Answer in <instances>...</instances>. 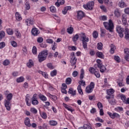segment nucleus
Returning a JSON list of instances; mask_svg holds the SVG:
<instances>
[{"label": "nucleus", "mask_w": 129, "mask_h": 129, "mask_svg": "<svg viewBox=\"0 0 129 129\" xmlns=\"http://www.w3.org/2000/svg\"><path fill=\"white\" fill-rule=\"evenodd\" d=\"M83 78H84V70L83 69H82L81 70V74L80 75V79L81 80L79 82V85L77 87L78 91L79 94H81V95H83V91H82V89L81 88V86H84V87H85V86H86L85 81L82 80Z\"/></svg>", "instance_id": "obj_1"}, {"label": "nucleus", "mask_w": 129, "mask_h": 129, "mask_svg": "<svg viewBox=\"0 0 129 129\" xmlns=\"http://www.w3.org/2000/svg\"><path fill=\"white\" fill-rule=\"evenodd\" d=\"M6 97L7 99L4 101L5 106L6 108V109L10 111V110H11V103L12 102L11 100L13 99V94H8Z\"/></svg>", "instance_id": "obj_2"}, {"label": "nucleus", "mask_w": 129, "mask_h": 129, "mask_svg": "<svg viewBox=\"0 0 129 129\" xmlns=\"http://www.w3.org/2000/svg\"><path fill=\"white\" fill-rule=\"evenodd\" d=\"M79 36L81 38V41H82L84 49H87V42H89V38L87 37L84 33H80Z\"/></svg>", "instance_id": "obj_3"}, {"label": "nucleus", "mask_w": 129, "mask_h": 129, "mask_svg": "<svg viewBox=\"0 0 129 129\" xmlns=\"http://www.w3.org/2000/svg\"><path fill=\"white\" fill-rule=\"evenodd\" d=\"M48 50H44L43 51L40 52L38 55V58L39 60V62L40 63H42L43 61H45L46 59H47V56H48Z\"/></svg>", "instance_id": "obj_4"}, {"label": "nucleus", "mask_w": 129, "mask_h": 129, "mask_svg": "<svg viewBox=\"0 0 129 129\" xmlns=\"http://www.w3.org/2000/svg\"><path fill=\"white\" fill-rule=\"evenodd\" d=\"M103 25L105 29H106L110 33L112 32L114 28L112 20L110 19L109 20V22H104Z\"/></svg>", "instance_id": "obj_5"}, {"label": "nucleus", "mask_w": 129, "mask_h": 129, "mask_svg": "<svg viewBox=\"0 0 129 129\" xmlns=\"http://www.w3.org/2000/svg\"><path fill=\"white\" fill-rule=\"evenodd\" d=\"M93 7H94V2L93 1L89 2L87 5H83V8H84L85 10H89L90 11L93 10Z\"/></svg>", "instance_id": "obj_6"}, {"label": "nucleus", "mask_w": 129, "mask_h": 129, "mask_svg": "<svg viewBox=\"0 0 129 129\" xmlns=\"http://www.w3.org/2000/svg\"><path fill=\"white\" fill-rule=\"evenodd\" d=\"M76 62H77V58L75 57L74 52H72L70 56V63H71L72 66H74V65L76 64Z\"/></svg>", "instance_id": "obj_7"}, {"label": "nucleus", "mask_w": 129, "mask_h": 129, "mask_svg": "<svg viewBox=\"0 0 129 129\" xmlns=\"http://www.w3.org/2000/svg\"><path fill=\"white\" fill-rule=\"evenodd\" d=\"M116 31L119 34L120 38H122L123 37V32H124V30H123V28L121 27V26H117L116 27Z\"/></svg>", "instance_id": "obj_8"}, {"label": "nucleus", "mask_w": 129, "mask_h": 129, "mask_svg": "<svg viewBox=\"0 0 129 129\" xmlns=\"http://www.w3.org/2000/svg\"><path fill=\"white\" fill-rule=\"evenodd\" d=\"M107 94L109 96H106V98L107 99H110V98H113V93H114V90L113 89H110L107 90Z\"/></svg>", "instance_id": "obj_9"}, {"label": "nucleus", "mask_w": 129, "mask_h": 129, "mask_svg": "<svg viewBox=\"0 0 129 129\" xmlns=\"http://www.w3.org/2000/svg\"><path fill=\"white\" fill-rule=\"evenodd\" d=\"M107 114H108L109 116L112 118V119H114V118H119L120 117V115L117 113H113V114L111 112H107Z\"/></svg>", "instance_id": "obj_10"}, {"label": "nucleus", "mask_w": 129, "mask_h": 129, "mask_svg": "<svg viewBox=\"0 0 129 129\" xmlns=\"http://www.w3.org/2000/svg\"><path fill=\"white\" fill-rule=\"evenodd\" d=\"M85 17V14L82 11H79L77 12V19L78 20H82Z\"/></svg>", "instance_id": "obj_11"}, {"label": "nucleus", "mask_w": 129, "mask_h": 129, "mask_svg": "<svg viewBox=\"0 0 129 129\" xmlns=\"http://www.w3.org/2000/svg\"><path fill=\"white\" fill-rule=\"evenodd\" d=\"M31 32L33 36H38L40 34V31L36 28H33Z\"/></svg>", "instance_id": "obj_12"}, {"label": "nucleus", "mask_w": 129, "mask_h": 129, "mask_svg": "<svg viewBox=\"0 0 129 129\" xmlns=\"http://www.w3.org/2000/svg\"><path fill=\"white\" fill-rule=\"evenodd\" d=\"M65 4V0H57V2L55 3V5L59 8L60 7V5H64Z\"/></svg>", "instance_id": "obj_13"}, {"label": "nucleus", "mask_w": 129, "mask_h": 129, "mask_svg": "<svg viewBox=\"0 0 129 129\" xmlns=\"http://www.w3.org/2000/svg\"><path fill=\"white\" fill-rule=\"evenodd\" d=\"M24 123L25 125H26L27 126H28V127H30V126H31V124L30 122V118L29 117H26L25 118V120L24 121Z\"/></svg>", "instance_id": "obj_14"}, {"label": "nucleus", "mask_w": 129, "mask_h": 129, "mask_svg": "<svg viewBox=\"0 0 129 129\" xmlns=\"http://www.w3.org/2000/svg\"><path fill=\"white\" fill-rule=\"evenodd\" d=\"M25 24H27V26H30V25H33L34 24V21L31 18H28L26 20Z\"/></svg>", "instance_id": "obj_15"}, {"label": "nucleus", "mask_w": 129, "mask_h": 129, "mask_svg": "<svg viewBox=\"0 0 129 129\" xmlns=\"http://www.w3.org/2000/svg\"><path fill=\"white\" fill-rule=\"evenodd\" d=\"M29 98H30V95L27 94L26 96L25 101H26V104H27V105H28V106H31V102H29V101H30Z\"/></svg>", "instance_id": "obj_16"}, {"label": "nucleus", "mask_w": 129, "mask_h": 129, "mask_svg": "<svg viewBox=\"0 0 129 129\" xmlns=\"http://www.w3.org/2000/svg\"><path fill=\"white\" fill-rule=\"evenodd\" d=\"M63 106L66 108V109L69 110V111H71V112H73V111H74V110L72 109V107L69 106L65 103H63Z\"/></svg>", "instance_id": "obj_17"}, {"label": "nucleus", "mask_w": 129, "mask_h": 129, "mask_svg": "<svg viewBox=\"0 0 129 129\" xmlns=\"http://www.w3.org/2000/svg\"><path fill=\"white\" fill-rule=\"evenodd\" d=\"M124 53H126V55L124 57V59L126 61H129V51L128 49H124Z\"/></svg>", "instance_id": "obj_18"}, {"label": "nucleus", "mask_w": 129, "mask_h": 129, "mask_svg": "<svg viewBox=\"0 0 129 129\" xmlns=\"http://www.w3.org/2000/svg\"><path fill=\"white\" fill-rule=\"evenodd\" d=\"M27 66L28 68H32L34 66V61L32 59H29V62L27 63Z\"/></svg>", "instance_id": "obj_19"}, {"label": "nucleus", "mask_w": 129, "mask_h": 129, "mask_svg": "<svg viewBox=\"0 0 129 129\" xmlns=\"http://www.w3.org/2000/svg\"><path fill=\"white\" fill-rule=\"evenodd\" d=\"M110 47V53H111V54H113V53H114V51H115V49H116V48L115 47V45L113 44H111Z\"/></svg>", "instance_id": "obj_20"}, {"label": "nucleus", "mask_w": 129, "mask_h": 129, "mask_svg": "<svg viewBox=\"0 0 129 129\" xmlns=\"http://www.w3.org/2000/svg\"><path fill=\"white\" fill-rule=\"evenodd\" d=\"M68 92H69V93H70V94H72V95H73V96L76 95V91L74 90L72 88H70L69 89Z\"/></svg>", "instance_id": "obj_21"}, {"label": "nucleus", "mask_w": 129, "mask_h": 129, "mask_svg": "<svg viewBox=\"0 0 129 129\" xmlns=\"http://www.w3.org/2000/svg\"><path fill=\"white\" fill-rule=\"evenodd\" d=\"M118 5L120 8H125L126 7V4L122 0L119 2Z\"/></svg>", "instance_id": "obj_22"}, {"label": "nucleus", "mask_w": 129, "mask_h": 129, "mask_svg": "<svg viewBox=\"0 0 129 129\" xmlns=\"http://www.w3.org/2000/svg\"><path fill=\"white\" fill-rule=\"evenodd\" d=\"M85 91L87 93H91L93 91V89L88 86L86 88Z\"/></svg>", "instance_id": "obj_23"}, {"label": "nucleus", "mask_w": 129, "mask_h": 129, "mask_svg": "<svg viewBox=\"0 0 129 129\" xmlns=\"http://www.w3.org/2000/svg\"><path fill=\"white\" fill-rule=\"evenodd\" d=\"M98 68L100 69V71L101 72V73H104L106 71V68L102 64V66H100V67H99Z\"/></svg>", "instance_id": "obj_24"}, {"label": "nucleus", "mask_w": 129, "mask_h": 129, "mask_svg": "<svg viewBox=\"0 0 129 129\" xmlns=\"http://www.w3.org/2000/svg\"><path fill=\"white\" fill-rule=\"evenodd\" d=\"M49 123L50 125H52V126H55L58 124V122L55 120H51L49 121Z\"/></svg>", "instance_id": "obj_25"}, {"label": "nucleus", "mask_w": 129, "mask_h": 129, "mask_svg": "<svg viewBox=\"0 0 129 129\" xmlns=\"http://www.w3.org/2000/svg\"><path fill=\"white\" fill-rule=\"evenodd\" d=\"M114 15L116 17V18H119V17H120V12H119V10H118V9H116L115 10Z\"/></svg>", "instance_id": "obj_26"}, {"label": "nucleus", "mask_w": 129, "mask_h": 129, "mask_svg": "<svg viewBox=\"0 0 129 129\" xmlns=\"http://www.w3.org/2000/svg\"><path fill=\"white\" fill-rule=\"evenodd\" d=\"M16 18L17 21H21L22 20V17H21V15L19 12H16L15 14Z\"/></svg>", "instance_id": "obj_27"}, {"label": "nucleus", "mask_w": 129, "mask_h": 129, "mask_svg": "<svg viewBox=\"0 0 129 129\" xmlns=\"http://www.w3.org/2000/svg\"><path fill=\"white\" fill-rule=\"evenodd\" d=\"M96 54L99 58H101V59L104 58V55H103V53L101 52L98 51L97 52Z\"/></svg>", "instance_id": "obj_28"}, {"label": "nucleus", "mask_w": 129, "mask_h": 129, "mask_svg": "<svg viewBox=\"0 0 129 129\" xmlns=\"http://www.w3.org/2000/svg\"><path fill=\"white\" fill-rule=\"evenodd\" d=\"M125 39H128L129 38V30L127 28L125 29Z\"/></svg>", "instance_id": "obj_29"}, {"label": "nucleus", "mask_w": 129, "mask_h": 129, "mask_svg": "<svg viewBox=\"0 0 129 129\" xmlns=\"http://www.w3.org/2000/svg\"><path fill=\"white\" fill-rule=\"evenodd\" d=\"M25 9L26 10H30V9H31L30 3L28 1H25Z\"/></svg>", "instance_id": "obj_30"}, {"label": "nucleus", "mask_w": 129, "mask_h": 129, "mask_svg": "<svg viewBox=\"0 0 129 129\" xmlns=\"http://www.w3.org/2000/svg\"><path fill=\"white\" fill-rule=\"evenodd\" d=\"M39 97L42 101H46L47 100V98L44 95L40 94L39 95Z\"/></svg>", "instance_id": "obj_31"}, {"label": "nucleus", "mask_w": 129, "mask_h": 129, "mask_svg": "<svg viewBox=\"0 0 129 129\" xmlns=\"http://www.w3.org/2000/svg\"><path fill=\"white\" fill-rule=\"evenodd\" d=\"M109 103L111 104V105H114L115 104V99L113 98H110V100H108Z\"/></svg>", "instance_id": "obj_32"}, {"label": "nucleus", "mask_w": 129, "mask_h": 129, "mask_svg": "<svg viewBox=\"0 0 129 129\" xmlns=\"http://www.w3.org/2000/svg\"><path fill=\"white\" fill-rule=\"evenodd\" d=\"M97 70L94 69V68L93 67H90L89 69V71L91 74H94L95 71H96Z\"/></svg>", "instance_id": "obj_33"}, {"label": "nucleus", "mask_w": 129, "mask_h": 129, "mask_svg": "<svg viewBox=\"0 0 129 129\" xmlns=\"http://www.w3.org/2000/svg\"><path fill=\"white\" fill-rule=\"evenodd\" d=\"M78 39H79V35H78V34H76L72 38V40L73 41V42H77V40H78Z\"/></svg>", "instance_id": "obj_34"}, {"label": "nucleus", "mask_w": 129, "mask_h": 129, "mask_svg": "<svg viewBox=\"0 0 129 129\" xmlns=\"http://www.w3.org/2000/svg\"><path fill=\"white\" fill-rule=\"evenodd\" d=\"M24 80H25L24 77H20L17 79V82H18V83H20L21 82H24Z\"/></svg>", "instance_id": "obj_35"}, {"label": "nucleus", "mask_w": 129, "mask_h": 129, "mask_svg": "<svg viewBox=\"0 0 129 129\" xmlns=\"http://www.w3.org/2000/svg\"><path fill=\"white\" fill-rule=\"evenodd\" d=\"M56 75H57V70H54L53 71L50 72V76H51V77L56 76Z\"/></svg>", "instance_id": "obj_36"}, {"label": "nucleus", "mask_w": 129, "mask_h": 129, "mask_svg": "<svg viewBox=\"0 0 129 129\" xmlns=\"http://www.w3.org/2000/svg\"><path fill=\"white\" fill-rule=\"evenodd\" d=\"M7 33L8 34V35H13L14 34L13 29H12L11 28L7 29Z\"/></svg>", "instance_id": "obj_37"}, {"label": "nucleus", "mask_w": 129, "mask_h": 129, "mask_svg": "<svg viewBox=\"0 0 129 129\" xmlns=\"http://www.w3.org/2000/svg\"><path fill=\"white\" fill-rule=\"evenodd\" d=\"M31 100V103L33 105H37L39 104V101H38V100L32 99Z\"/></svg>", "instance_id": "obj_38"}, {"label": "nucleus", "mask_w": 129, "mask_h": 129, "mask_svg": "<svg viewBox=\"0 0 129 129\" xmlns=\"http://www.w3.org/2000/svg\"><path fill=\"white\" fill-rule=\"evenodd\" d=\"M72 82V79H71V78H68L66 80V83L67 84L69 85L71 84Z\"/></svg>", "instance_id": "obj_39"}, {"label": "nucleus", "mask_w": 129, "mask_h": 129, "mask_svg": "<svg viewBox=\"0 0 129 129\" xmlns=\"http://www.w3.org/2000/svg\"><path fill=\"white\" fill-rule=\"evenodd\" d=\"M94 75L97 77V78H99L100 77V74L99 73V71L98 70H97L94 73Z\"/></svg>", "instance_id": "obj_40"}, {"label": "nucleus", "mask_w": 129, "mask_h": 129, "mask_svg": "<svg viewBox=\"0 0 129 129\" xmlns=\"http://www.w3.org/2000/svg\"><path fill=\"white\" fill-rule=\"evenodd\" d=\"M120 98L121 100H122L123 103H125V101H126V97L124 95H121L120 96Z\"/></svg>", "instance_id": "obj_41"}, {"label": "nucleus", "mask_w": 129, "mask_h": 129, "mask_svg": "<svg viewBox=\"0 0 129 129\" xmlns=\"http://www.w3.org/2000/svg\"><path fill=\"white\" fill-rule=\"evenodd\" d=\"M6 36V33H5V32L4 31H2L0 32V41Z\"/></svg>", "instance_id": "obj_42"}, {"label": "nucleus", "mask_w": 129, "mask_h": 129, "mask_svg": "<svg viewBox=\"0 0 129 129\" xmlns=\"http://www.w3.org/2000/svg\"><path fill=\"white\" fill-rule=\"evenodd\" d=\"M47 67H48V68H49V69H54V66H53V64L51 63H48L46 64Z\"/></svg>", "instance_id": "obj_43"}, {"label": "nucleus", "mask_w": 129, "mask_h": 129, "mask_svg": "<svg viewBox=\"0 0 129 129\" xmlns=\"http://www.w3.org/2000/svg\"><path fill=\"white\" fill-rule=\"evenodd\" d=\"M114 59L117 63H119V62H120V58L118 56H114Z\"/></svg>", "instance_id": "obj_44"}, {"label": "nucleus", "mask_w": 129, "mask_h": 129, "mask_svg": "<svg viewBox=\"0 0 129 129\" xmlns=\"http://www.w3.org/2000/svg\"><path fill=\"white\" fill-rule=\"evenodd\" d=\"M93 37L94 39H97L98 37V33L97 31H94L93 33Z\"/></svg>", "instance_id": "obj_45"}, {"label": "nucleus", "mask_w": 129, "mask_h": 129, "mask_svg": "<svg viewBox=\"0 0 129 129\" xmlns=\"http://www.w3.org/2000/svg\"><path fill=\"white\" fill-rule=\"evenodd\" d=\"M50 12H51V13H56V8L55 7V6H51L50 8Z\"/></svg>", "instance_id": "obj_46"}, {"label": "nucleus", "mask_w": 129, "mask_h": 129, "mask_svg": "<svg viewBox=\"0 0 129 129\" xmlns=\"http://www.w3.org/2000/svg\"><path fill=\"white\" fill-rule=\"evenodd\" d=\"M126 18L127 15L126 14H123L122 16V22H126Z\"/></svg>", "instance_id": "obj_47"}, {"label": "nucleus", "mask_w": 129, "mask_h": 129, "mask_svg": "<svg viewBox=\"0 0 129 129\" xmlns=\"http://www.w3.org/2000/svg\"><path fill=\"white\" fill-rule=\"evenodd\" d=\"M102 43L101 42L98 43L97 44V49L98 50H101L102 49Z\"/></svg>", "instance_id": "obj_48"}, {"label": "nucleus", "mask_w": 129, "mask_h": 129, "mask_svg": "<svg viewBox=\"0 0 129 129\" xmlns=\"http://www.w3.org/2000/svg\"><path fill=\"white\" fill-rule=\"evenodd\" d=\"M67 31L69 34H72L73 33V28L70 27L67 29Z\"/></svg>", "instance_id": "obj_49"}, {"label": "nucleus", "mask_w": 129, "mask_h": 129, "mask_svg": "<svg viewBox=\"0 0 129 129\" xmlns=\"http://www.w3.org/2000/svg\"><path fill=\"white\" fill-rule=\"evenodd\" d=\"M100 31H101V36L104 37V35H105V30L102 28H101Z\"/></svg>", "instance_id": "obj_50"}, {"label": "nucleus", "mask_w": 129, "mask_h": 129, "mask_svg": "<svg viewBox=\"0 0 129 129\" xmlns=\"http://www.w3.org/2000/svg\"><path fill=\"white\" fill-rule=\"evenodd\" d=\"M96 62L97 63L98 67H100L102 65V63L101 62V60L98 59L96 60Z\"/></svg>", "instance_id": "obj_51"}, {"label": "nucleus", "mask_w": 129, "mask_h": 129, "mask_svg": "<svg viewBox=\"0 0 129 129\" xmlns=\"http://www.w3.org/2000/svg\"><path fill=\"white\" fill-rule=\"evenodd\" d=\"M97 106L99 109H102V108L103 107V106L102 105V103H101V102H98Z\"/></svg>", "instance_id": "obj_52"}, {"label": "nucleus", "mask_w": 129, "mask_h": 129, "mask_svg": "<svg viewBox=\"0 0 129 129\" xmlns=\"http://www.w3.org/2000/svg\"><path fill=\"white\" fill-rule=\"evenodd\" d=\"M32 53L34 55H36L37 54V47L36 46H33L32 48Z\"/></svg>", "instance_id": "obj_53"}, {"label": "nucleus", "mask_w": 129, "mask_h": 129, "mask_svg": "<svg viewBox=\"0 0 129 129\" xmlns=\"http://www.w3.org/2000/svg\"><path fill=\"white\" fill-rule=\"evenodd\" d=\"M88 86H89V87H90L91 88H92V89H93L94 88V86H95V84H94V82H91L90 84L89 85H88Z\"/></svg>", "instance_id": "obj_54"}, {"label": "nucleus", "mask_w": 129, "mask_h": 129, "mask_svg": "<svg viewBox=\"0 0 129 129\" xmlns=\"http://www.w3.org/2000/svg\"><path fill=\"white\" fill-rule=\"evenodd\" d=\"M10 64V61L8 59H6L4 62H3V64L5 66H8Z\"/></svg>", "instance_id": "obj_55"}, {"label": "nucleus", "mask_w": 129, "mask_h": 129, "mask_svg": "<svg viewBox=\"0 0 129 129\" xmlns=\"http://www.w3.org/2000/svg\"><path fill=\"white\" fill-rule=\"evenodd\" d=\"M41 115V117L44 119H46V118H47V114L45 112H42Z\"/></svg>", "instance_id": "obj_56"}, {"label": "nucleus", "mask_w": 129, "mask_h": 129, "mask_svg": "<svg viewBox=\"0 0 129 129\" xmlns=\"http://www.w3.org/2000/svg\"><path fill=\"white\" fill-rule=\"evenodd\" d=\"M6 47V43L2 42L0 43V49H3Z\"/></svg>", "instance_id": "obj_57"}, {"label": "nucleus", "mask_w": 129, "mask_h": 129, "mask_svg": "<svg viewBox=\"0 0 129 129\" xmlns=\"http://www.w3.org/2000/svg\"><path fill=\"white\" fill-rule=\"evenodd\" d=\"M43 41H44V39L42 37H39L37 38L38 43H42Z\"/></svg>", "instance_id": "obj_58"}, {"label": "nucleus", "mask_w": 129, "mask_h": 129, "mask_svg": "<svg viewBox=\"0 0 129 129\" xmlns=\"http://www.w3.org/2000/svg\"><path fill=\"white\" fill-rule=\"evenodd\" d=\"M30 110H31V112H32L33 113L36 114V113H37V112H38V111L35 108H31Z\"/></svg>", "instance_id": "obj_59"}, {"label": "nucleus", "mask_w": 129, "mask_h": 129, "mask_svg": "<svg viewBox=\"0 0 129 129\" xmlns=\"http://www.w3.org/2000/svg\"><path fill=\"white\" fill-rule=\"evenodd\" d=\"M72 75L73 77H77V76L78 75V72L75 71L73 72Z\"/></svg>", "instance_id": "obj_60"}, {"label": "nucleus", "mask_w": 129, "mask_h": 129, "mask_svg": "<svg viewBox=\"0 0 129 129\" xmlns=\"http://www.w3.org/2000/svg\"><path fill=\"white\" fill-rule=\"evenodd\" d=\"M57 48V44L56 43H54V44L53 45H52L51 46V49L52 50H53V51L56 50V48Z\"/></svg>", "instance_id": "obj_61"}, {"label": "nucleus", "mask_w": 129, "mask_h": 129, "mask_svg": "<svg viewBox=\"0 0 129 129\" xmlns=\"http://www.w3.org/2000/svg\"><path fill=\"white\" fill-rule=\"evenodd\" d=\"M11 44L13 46V47H16L17 46V42H16V41H11Z\"/></svg>", "instance_id": "obj_62"}, {"label": "nucleus", "mask_w": 129, "mask_h": 129, "mask_svg": "<svg viewBox=\"0 0 129 129\" xmlns=\"http://www.w3.org/2000/svg\"><path fill=\"white\" fill-rule=\"evenodd\" d=\"M53 40L51 39H47L46 40V43H48V44H53Z\"/></svg>", "instance_id": "obj_63"}, {"label": "nucleus", "mask_w": 129, "mask_h": 129, "mask_svg": "<svg viewBox=\"0 0 129 129\" xmlns=\"http://www.w3.org/2000/svg\"><path fill=\"white\" fill-rule=\"evenodd\" d=\"M124 13L127 15H129V8H126L124 9Z\"/></svg>", "instance_id": "obj_64"}]
</instances>
